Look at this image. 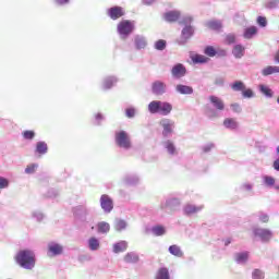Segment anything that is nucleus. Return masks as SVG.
Here are the masks:
<instances>
[{
  "label": "nucleus",
  "instance_id": "nucleus-32",
  "mask_svg": "<svg viewBox=\"0 0 279 279\" xmlns=\"http://www.w3.org/2000/svg\"><path fill=\"white\" fill-rule=\"evenodd\" d=\"M258 90L262 95H264V97H267V99H271V97H274V90L265 84H259Z\"/></svg>",
  "mask_w": 279,
  "mask_h": 279
},
{
  "label": "nucleus",
  "instance_id": "nucleus-24",
  "mask_svg": "<svg viewBox=\"0 0 279 279\" xmlns=\"http://www.w3.org/2000/svg\"><path fill=\"white\" fill-rule=\"evenodd\" d=\"M126 251H128V241L121 240L113 244V248H112L113 254H121Z\"/></svg>",
  "mask_w": 279,
  "mask_h": 279
},
{
  "label": "nucleus",
  "instance_id": "nucleus-1",
  "mask_svg": "<svg viewBox=\"0 0 279 279\" xmlns=\"http://www.w3.org/2000/svg\"><path fill=\"white\" fill-rule=\"evenodd\" d=\"M15 263H17L22 269L32 270L36 267V255L34 254V251L21 250L15 255Z\"/></svg>",
  "mask_w": 279,
  "mask_h": 279
},
{
  "label": "nucleus",
  "instance_id": "nucleus-45",
  "mask_svg": "<svg viewBox=\"0 0 279 279\" xmlns=\"http://www.w3.org/2000/svg\"><path fill=\"white\" fill-rule=\"evenodd\" d=\"M104 121H106V117L104 116V113L98 112L94 116V125L101 126Z\"/></svg>",
  "mask_w": 279,
  "mask_h": 279
},
{
  "label": "nucleus",
  "instance_id": "nucleus-50",
  "mask_svg": "<svg viewBox=\"0 0 279 279\" xmlns=\"http://www.w3.org/2000/svg\"><path fill=\"white\" fill-rule=\"evenodd\" d=\"M252 279H265V272L256 268L252 272Z\"/></svg>",
  "mask_w": 279,
  "mask_h": 279
},
{
  "label": "nucleus",
  "instance_id": "nucleus-11",
  "mask_svg": "<svg viewBox=\"0 0 279 279\" xmlns=\"http://www.w3.org/2000/svg\"><path fill=\"white\" fill-rule=\"evenodd\" d=\"M106 14L111 21H119V19L125 16V10L122 7L113 5L107 9Z\"/></svg>",
  "mask_w": 279,
  "mask_h": 279
},
{
  "label": "nucleus",
  "instance_id": "nucleus-5",
  "mask_svg": "<svg viewBox=\"0 0 279 279\" xmlns=\"http://www.w3.org/2000/svg\"><path fill=\"white\" fill-rule=\"evenodd\" d=\"M134 22L130 20H122L117 26V32L121 40H128V38H130V36H132L134 33Z\"/></svg>",
  "mask_w": 279,
  "mask_h": 279
},
{
  "label": "nucleus",
  "instance_id": "nucleus-10",
  "mask_svg": "<svg viewBox=\"0 0 279 279\" xmlns=\"http://www.w3.org/2000/svg\"><path fill=\"white\" fill-rule=\"evenodd\" d=\"M151 93L156 97H162V95L169 93V86L163 81L157 80L151 83Z\"/></svg>",
  "mask_w": 279,
  "mask_h": 279
},
{
  "label": "nucleus",
  "instance_id": "nucleus-53",
  "mask_svg": "<svg viewBox=\"0 0 279 279\" xmlns=\"http://www.w3.org/2000/svg\"><path fill=\"white\" fill-rule=\"evenodd\" d=\"M125 116L128 119H134L136 117V109L134 107L126 108Z\"/></svg>",
  "mask_w": 279,
  "mask_h": 279
},
{
  "label": "nucleus",
  "instance_id": "nucleus-35",
  "mask_svg": "<svg viewBox=\"0 0 279 279\" xmlns=\"http://www.w3.org/2000/svg\"><path fill=\"white\" fill-rule=\"evenodd\" d=\"M155 279H171V275L169 274V268L160 267L155 276Z\"/></svg>",
  "mask_w": 279,
  "mask_h": 279
},
{
  "label": "nucleus",
  "instance_id": "nucleus-19",
  "mask_svg": "<svg viewBox=\"0 0 279 279\" xmlns=\"http://www.w3.org/2000/svg\"><path fill=\"white\" fill-rule=\"evenodd\" d=\"M147 37L144 35H135L134 36V47L137 51H141V49L147 48Z\"/></svg>",
  "mask_w": 279,
  "mask_h": 279
},
{
  "label": "nucleus",
  "instance_id": "nucleus-52",
  "mask_svg": "<svg viewBox=\"0 0 279 279\" xmlns=\"http://www.w3.org/2000/svg\"><path fill=\"white\" fill-rule=\"evenodd\" d=\"M242 96L244 97V99H252L255 97L254 90H252V88H247V89L244 88L242 90Z\"/></svg>",
  "mask_w": 279,
  "mask_h": 279
},
{
  "label": "nucleus",
  "instance_id": "nucleus-31",
  "mask_svg": "<svg viewBox=\"0 0 279 279\" xmlns=\"http://www.w3.org/2000/svg\"><path fill=\"white\" fill-rule=\"evenodd\" d=\"M87 245L90 252H97L101 247V242L95 236H92L87 240Z\"/></svg>",
  "mask_w": 279,
  "mask_h": 279
},
{
  "label": "nucleus",
  "instance_id": "nucleus-2",
  "mask_svg": "<svg viewBox=\"0 0 279 279\" xmlns=\"http://www.w3.org/2000/svg\"><path fill=\"white\" fill-rule=\"evenodd\" d=\"M147 110L149 114H160L161 117H169L173 111V105L169 101L151 100L148 104Z\"/></svg>",
  "mask_w": 279,
  "mask_h": 279
},
{
  "label": "nucleus",
  "instance_id": "nucleus-36",
  "mask_svg": "<svg viewBox=\"0 0 279 279\" xmlns=\"http://www.w3.org/2000/svg\"><path fill=\"white\" fill-rule=\"evenodd\" d=\"M274 73H279L278 65H268L262 70V75L268 77V75H274Z\"/></svg>",
  "mask_w": 279,
  "mask_h": 279
},
{
  "label": "nucleus",
  "instance_id": "nucleus-23",
  "mask_svg": "<svg viewBox=\"0 0 279 279\" xmlns=\"http://www.w3.org/2000/svg\"><path fill=\"white\" fill-rule=\"evenodd\" d=\"M162 147H165L169 156L178 155V148H175V144L171 140L162 142Z\"/></svg>",
  "mask_w": 279,
  "mask_h": 279
},
{
  "label": "nucleus",
  "instance_id": "nucleus-22",
  "mask_svg": "<svg viewBox=\"0 0 279 279\" xmlns=\"http://www.w3.org/2000/svg\"><path fill=\"white\" fill-rule=\"evenodd\" d=\"M195 21V17L191 14L181 15L179 19V25L183 27H193V22Z\"/></svg>",
  "mask_w": 279,
  "mask_h": 279
},
{
  "label": "nucleus",
  "instance_id": "nucleus-56",
  "mask_svg": "<svg viewBox=\"0 0 279 279\" xmlns=\"http://www.w3.org/2000/svg\"><path fill=\"white\" fill-rule=\"evenodd\" d=\"M58 195H60V191H58L57 189H50L48 190L46 197L53 198V197H58Z\"/></svg>",
  "mask_w": 279,
  "mask_h": 279
},
{
  "label": "nucleus",
  "instance_id": "nucleus-13",
  "mask_svg": "<svg viewBox=\"0 0 279 279\" xmlns=\"http://www.w3.org/2000/svg\"><path fill=\"white\" fill-rule=\"evenodd\" d=\"M180 206V199L177 197H169L166 201L161 202L160 209L165 210H175Z\"/></svg>",
  "mask_w": 279,
  "mask_h": 279
},
{
  "label": "nucleus",
  "instance_id": "nucleus-25",
  "mask_svg": "<svg viewBox=\"0 0 279 279\" xmlns=\"http://www.w3.org/2000/svg\"><path fill=\"white\" fill-rule=\"evenodd\" d=\"M232 56L236 60H241V58H243V56H245V46H243L241 44L234 45L233 49H232Z\"/></svg>",
  "mask_w": 279,
  "mask_h": 279
},
{
  "label": "nucleus",
  "instance_id": "nucleus-9",
  "mask_svg": "<svg viewBox=\"0 0 279 279\" xmlns=\"http://www.w3.org/2000/svg\"><path fill=\"white\" fill-rule=\"evenodd\" d=\"M92 213H93V208H89L84 205H78L73 208L74 217H76V219H80V221H83L84 223L88 221V217H90Z\"/></svg>",
  "mask_w": 279,
  "mask_h": 279
},
{
  "label": "nucleus",
  "instance_id": "nucleus-28",
  "mask_svg": "<svg viewBox=\"0 0 279 279\" xmlns=\"http://www.w3.org/2000/svg\"><path fill=\"white\" fill-rule=\"evenodd\" d=\"M175 92H177L179 95H193L194 89H193L192 86L184 85V84H178V85L175 86Z\"/></svg>",
  "mask_w": 279,
  "mask_h": 279
},
{
  "label": "nucleus",
  "instance_id": "nucleus-61",
  "mask_svg": "<svg viewBox=\"0 0 279 279\" xmlns=\"http://www.w3.org/2000/svg\"><path fill=\"white\" fill-rule=\"evenodd\" d=\"M56 5H68V3H71V0H53Z\"/></svg>",
  "mask_w": 279,
  "mask_h": 279
},
{
  "label": "nucleus",
  "instance_id": "nucleus-51",
  "mask_svg": "<svg viewBox=\"0 0 279 279\" xmlns=\"http://www.w3.org/2000/svg\"><path fill=\"white\" fill-rule=\"evenodd\" d=\"M36 137V132L34 131H24L23 132V138H25V141H34V138Z\"/></svg>",
  "mask_w": 279,
  "mask_h": 279
},
{
  "label": "nucleus",
  "instance_id": "nucleus-21",
  "mask_svg": "<svg viewBox=\"0 0 279 279\" xmlns=\"http://www.w3.org/2000/svg\"><path fill=\"white\" fill-rule=\"evenodd\" d=\"M234 260L238 265H245L247 260H250V252L244 251V252L235 253Z\"/></svg>",
  "mask_w": 279,
  "mask_h": 279
},
{
  "label": "nucleus",
  "instance_id": "nucleus-60",
  "mask_svg": "<svg viewBox=\"0 0 279 279\" xmlns=\"http://www.w3.org/2000/svg\"><path fill=\"white\" fill-rule=\"evenodd\" d=\"M215 86H223V84H226V80H223V77L221 76H218L215 78V82H214Z\"/></svg>",
  "mask_w": 279,
  "mask_h": 279
},
{
  "label": "nucleus",
  "instance_id": "nucleus-3",
  "mask_svg": "<svg viewBox=\"0 0 279 279\" xmlns=\"http://www.w3.org/2000/svg\"><path fill=\"white\" fill-rule=\"evenodd\" d=\"M114 143L123 151H130L132 149V137H130V133L126 131H116Z\"/></svg>",
  "mask_w": 279,
  "mask_h": 279
},
{
  "label": "nucleus",
  "instance_id": "nucleus-37",
  "mask_svg": "<svg viewBox=\"0 0 279 279\" xmlns=\"http://www.w3.org/2000/svg\"><path fill=\"white\" fill-rule=\"evenodd\" d=\"M223 126L227 130H236V128H239V122H236V120H234V118H226L223 120Z\"/></svg>",
  "mask_w": 279,
  "mask_h": 279
},
{
  "label": "nucleus",
  "instance_id": "nucleus-55",
  "mask_svg": "<svg viewBox=\"0 0 279 279\" xmlns=\"http://www.w3.org/2000/svg\"><path fill=\"white\" fill-rule=\"evenodd\" d=\"M257 25L259 27H267V17L263 15L257 16Z\"/></svg>",
  "mask_w": 279,
  "mask_h": 279
},
{
  "label": "nucleus",
  "instance_id": "nucleus-59",
  "mask_svg": "<svg viewBox=\"0 0 279 279\" xmlns=\"http://www.w3.org/2000/svg\"><path fill=\"white\" fill-rule=\"evenodd\" d=\"M10 186V181L3 177H0V190L8 189Z\"/></svg>",
  "mask_w": 279,
  "mask_h": 279
},
{
  "label": "nucleus",
  "instance_id": "nucleus-12",
  "mask_svg": "<svg viewBox=\"0 0 279 279\" xmlns=\"http://www.w3.org/2000/svg\"><path fill=\"white\" fill-rule=\"evenodd\" d=\"M100 207L102 208L104 213L110 214L114 210V201L108 194H102L100 196Z\"/></svg>",
  "mask_w": 279,
  "mask_h": 279
},
{
  "label": "nucleus",
  "instance_id": "nucleus-8",
  "mask_svg": "<svg viewBox=\"0 0 279 279\" xmlns=\"http://www.w3.org/2000/svg\"><path fill=\"white\" fill-rule=\"evenodd\" d=\"M253 235L262 243H269L274 239V232L269 229L253 228Z\"/></svg>",
  "mask_w": 279,
  "mask_h": 279
},
{
  "label": "nucleus",
  "instance_id": "nucleus-64",
  "mask_svg": "<svg viewBox=\"0 0 279 279\" xmlns=\"http://www.w3.org/2000/svg\"><path fill=\"white\" fill-rule=\"evenodd\" d=\"M272 167H274L275 171H279V158H277V159L274 161Z\"/></svg>",
  "mask_w": 279,
  "mask_h": 279
},
{
  "label": "nucleus",
  "instance_id": "nucleus-48",
  "mask_svg": "<svg viewBox=\"0 0 279 279\" xmlns=\"http://www.w3.org/2000/svg\"><path fill=\"white\" fill-rule=\"evenodd\" d=\"M203 154H210V151H213V149H215V143L210 142V143H207V144H204L202 147H201Z\"/></svg>",
  "mask_w": 279,
  "mask_h": 279
},
{
  "label": "nucleus",
  "instance_id": "nucleus-38",
  "mask_svg": "<svg viewBox=\"0 0 279 279\" xmlns=\"http://www.w3.org/2000/svg\"><path fill=\"white\" fill-rule=\"evenodd\" d=\"M168 252L172 255V256H177V258H182V256H184V253L182 252V248H180V246L173 244L170 245L168 247Z\"/></svg>",
  "mask_w": 279,
  "mask_h": 279
},
{
  "label": "nucleus",
  "instance_id": "nucleus-63",
  "mask_svg": "<svg viewBox=\"0 0 279 279\" xmlns=\"http://www.w3.org/2000/svg\"><path fill=\"white\" fill-rule=\"evenodd\" d=\"M217 56L225 58V56H228V52L225 49H220L217 51Z\"/></svg>",
  "mask_w": 279,
  "mask_h": 279
},
{
  "label": "nucleus",
  "instance_id": "nucleus-54",
  "mask_svg": "<svg viewBox=\"0 0 279 279\" xmlns=\"http://www.w3.org/2000/svg\"><path fill=\"white\" fill-rule=\"evenodd\" d=\"M36 169H38V163H32L25 168V173L32 175V173H36Z\"/></svg>",
  "mask_w": 279,
  "mask_h": 279
},
{
  "label": "nucleus",
  "instance_id": "nucleus-6",
  "mask_svg": "<svg viewBox=\"0 0 279 279\" xmlns=\"http://www.w3.org/2000/svg\"><path fill=\"white\" fill-rule=\"evenodd\" d=\"M160 128H162L161 135L163 138H171L173 136V130H175V121L169 118H162L159 121Z\"/></svg>",
  "mask_w": 279,
  "mask_h": 279
},
{
  "label": "nucleus",
  "instance_id": "nucleus-34",
  "mask_svg": "<svg viewBox=\"0 0 279 279\" xmlns=\"http://www.w3.org/2000/svg\"><path fill=\"white\" fill-rule=\"evenodd\" d=\"M98 234H108L110 232V223L100 221L96 226Z\"/></svg>",
  "mask_w": 279,
  "mask_h": 279
},
{
  "label": "nucleus",
  "instance_id": "nucleus-40",
  "mask_svg": "<svg viewBox=\"0 0 279 279\" xmlns=\"http://www.w3.org/2000/svg\"><path fill=\"white\" fill-rule=\"evenodd\" d=\"M235 93H243L245 90V83L243 81H235L230 85Z\"/></svg>",
  "mask_w": 279,
  "mask_h": 279
},
{
  "label": "nucleus",
  "instance_id": "nucleus-7",
  "mask_svg": "<svg viewBox=\"0 0 279 279\" xmlns=\"http://www.w3.org/2000/svg\"><path fill=\"white\" fill-rule=\"evenodd\" d=\"M195 36V26H183L181 29L180 38L177 39V44L184 47Z\"/></svg>",
  "mask_w": 279,
  "mask_h": 279
},
{
  "label": "nucleus",
  "instance_id": "nucleus-42",
  "mask_svg": "<svg viewBox=\"0 0 279 279\" xmlns=\"http://www.w3.org/2000/svg\"><path fill=\"white\" fill-rule=\"evenodd\" d=\"M202 210V207H197L195 205H186L184 207L185 215H195V213H199Z\"/></svg>",
  "mask_w": 279,
  "mask_h": 279
},
{
  "label": "nucleus",
  "instance_id": "nucleus-16",
  "mask_svg": "<svg viewBox=\"0 0 279 279\" xmlns=\"http://www.w3.org/2000/svg\"><path fill=\"white\" fill-rule=\"evenodd\" d=\"M119 82V78L117 76L110 75L102 78L101 83V89L102 90H111V88H114Z\"/></svg>",
  "mask_w": 279,
  "mask_h": 279
},
{
  "label": "nucleus",
  "instance_id": "nucleus-39",
  "mask_svg": "<svg viewBox=\"0 0 279 279\" xmlns=\"http://www.w3.org/2000/svg\"><path fill=\"white\" fill-rule=\"evenodd\" d=\"M210 59L204 54H195L192 57V62L194 64H206Z\"/></svg>",
  "mask_w": 279,
  "mask_h": 279
},
{
  "label": "nucleus",
  "instance_id": "nucleus-58",
  "mask_svg": "<svg viewBox=\"0 0 279 279\" xmlns=\"http://www.w3.org/2000/svg\"><path fill=\"white\" fill-rule=\"evenodd\" d=\"M33 219L40 222L43 219H45V214L41 211H33Z\"/></svg>",
  "mask_w": 279,
  "mask_h": 279
},
{
  "label": "nucleus",
  "instance_id": "nucleus-30",
  "mask_svg": "<svg viewBox=\"0 0 279 279\" xmlns=\"http://www.w3.org/2000/svg\"><path fill=\"white\" fill-rule=\"evenodd\" d=\"M256 34H258V27L248 26L244 29L243 38H245L246 40H252V38H254Z\"/></svg>",
  "mask_w": 279,
  "mask_h": 279
},
{
  "label": "nucleus",
  "instance_id": "nucleus-41",
  "mask_svg": "<svg viewBox=\"0 0 279 279\" xmlns=\"http://www.w3.org/2000/svg\"><path fill=\"white\" fill-rule=\"evenodd\" d=\"M263 184H264V186L271 189V187L276 186V179L271 175L266 174L263 177Z\"/></svg>",
  "mask_w": 279,
  "mask_h": 279
},
{
  "label": "nucleus",
  "instance_id": "nucleus-20",
  "mask_svg": "<svg viewBox=\"0 0 279 279\" xmlns=\"http://www.w3.org/2000/svg\"><path fill=\"white\" fill-rule=\"evenodd\" d=\"M205 27L211 29V32H221L223 28V23L221 20H210L205 23Z\"/></svg>",
  "mask_w": 279,
  "mask_h": 279
},
{
  "label": "nucleus",
  "instance_id": "nucleus-43",
  "mask_svg": "<svg viewBox=\"0 0 279 279\" xmlns=\"http://www.w3.org/2000/svg\"><path fill=\"white\" fill-rule=\"evenodd\" d=\"M266 10H278L279 9V0H267L265 2Z\"/></svg>",
  "mask_w": 279,
  "mask_h": 279
},
{
  "label": "nucleus",
  "instance_id": "nucleus-46",
  "mask_svg": "<svg viewBox=\"0 0 279 279\" xmlns=\"http://www.w3.org/2000/svg\"><path fill=\"white\" fill-rule=\"evenodd\" d=\"M155 49L157 51H165L167 49V40L165 39H158L156 43H155Z\"/></svg>",
  "mask_w": 279,
  "mask_h": 279
},
{
  "label": "nucleus",
  "instance_id": "nucleus-14",
  "mask_svg": "<svg viewBox=\"0 0 279 279\" xmlns=\"http://www.w3.org/2000/svg\"><path fill=\"white\" fill-rule=\"evenodd\" d=\"M171 75L174 80H182L186 76V66L182 63H175L171 69Z\"/></svg>",
  "mask_w": 279,
  "mask_h": 279
},
{
  "label": "nucleus",
  "instance_id": "nucleus-4",
  "mask_svg": "<svg viewBox=\"0 0 279 279\" xmlns=\"http://www.w3.org/2000/svg\"><path fill=\"white\" fill-rule=\"evenodd\" d=\"M209 101L215 109H207V117H209V119H216V117H219L218 112H223V110H226V104L221 98L215 95L209 96Z\"/></svg>",
  "mask_w": 279,
  "mask_h": 279
},
{
  "label": "nucleus",
  "instance_id": "nucleus-62",
  "mask_svg": "<svg viewBox=\"0 0 279 279\" xmlns=\"http://www.w3.org/2000/svg\"><path fill=\"white\" fill-rule=\"evenodd\" d=\"M231 108L233 112H241V106L239 104H232Z\"/></svg>",
  "mask_w": 279,
  "mask_h": 279
},
{
  "label": "nucleus",
  "instance_id": "nucleus-18",
  "mask_svg": "<svg viewBox=\"0 0 279 279\" xmlns=\"http://www.w3.org/2000/svg\"><path fill=\"white\" fill-rule=\"evenodd\" d=\"M182 13L178 10L168 11L163 14V19L167 23H178Z\"/></svg>",
  "mask_w": 279,
  "mask_h": 279
},
{
  "label": "nucleus",
  "instance_id": "nucleus-57",
  "mask_svg": "<svg viewBox=\"0 0 279 279\" xmlns=\"http://www.w3.org/2000/svg\"><path fill=\"white\" fill-rule=\"evenodd\" d=\"M258 219H259V221H262V223H268L269 222V215H267L263 211H259L258 213Z\"/></svg>",
  "mask_w": 279,
  "mask_h": 279
},
{
  "label": "nucleus",
  "instance_id": "nucleus-15",
  "mask_svg": "<svg viewBox=\"0 0 279 279\" xmlns=\"http://www.w3.org/2000/svg\"><path fill=\"white\" fill-rule=\"evenodd\" d=\"M48 254H50V256H62V254H64V246L58 242H49Z\"/></svg>",
  "mask_w": 279,
  "mask_h": 279
},
{
  "label": "nucleus",
  "instance_id": "nucleus-17",
  "mask_svg": "<svg viewBox=\"0 0 279 279\" xmlns=\"http://www.w3.org/2000/svg\"><path fill=\"white\" fill-rule=\"evenodd\" d=\"M122 182L126 186H136L141 182V178L134 173H128L122 177Z\"/></svg>",
  "mask_w": 279,
  "mask_h": 279
},
{
  "label": "nucleus",
  "instance_id": "nucleus-26",
  "mask_svg": "<svg viewBox=\"0 0 279 279\" xmlns=\"http://www.w3.org/2000/svg\"><path fill=\"white\" fill-rule=\"evenodd\" d=\"M49 151V146L47 142L39 141L35 146V154H39V156H45Z\"/></svg>",
  "mask_w": 279,
  "mask_h": 279
},
{
  "label": "nucleus",
  "instance_id": "nucleus-29",
  "mask_svg": "<svg viewBox=\"0 0 279 279\" xmlns=\"http://www.w3.org/2000/svg\"><path fill=\"white\" fill-rule=\"evenodd\" d=\"M113 228L117 232H123L124 230H128V221L121 218H116Z\"/></svg>",
  "mask_w": 279,
  "mask_h": 279
},
{
  "label": "nucleus",
  "instance_id": "nucleus-47",
  "mask_svg": "<svg viewBox=\"0 0 279 279\" xmlns=\"http://www.w3.org/2000/svg\"><path fill=\"white\" fill-rule=\"evenodd\" d=\"M205 56H208V58H215L217 56V49H215L213 46H206L204 48Z\"/></svg>",
  "mask_w": 279,
  "mask_h": 279
},
{
  "label": "nucleus",
  "instance_id": "nucleus-27",
  "mask_svg": "<svg viewBox=\"0 0 279 279\" xmlns=\"http://www.w3.org/2000/svg\"><path fill=\"white\" fill-rule=\"evenodd\" d=\"M138 260H141V257L136 252H129L124 256V263H128L129 265H136Z\"/></svg>",
  "mask_w": 279,
  "mask_h": 279
},
{
  "label": "nucleus",
  "instance_id": "nucleus-49",
  "mask_svg": "<svg viewBox=\"0 0 279 279\" xmlns=\"http://www.w3.org/2000/svg\"><path fill=\"white\" fill-rule=\"evenodd\" d=\"M226 45H234L236 43V35L230 33L225 37Z\"/></svg>",
  "mask_w": 279,
  "mask_h": 279
},
{
  "label": "nucleus",
  "instance_id": "nucleus-33",
  "mask_svg": "<svg viewBox=\"0 0 279 279\" xmlns=\"http://www.w3.org/2000/svg\"><path fill=\"white\" fill-rule=\"evenodd\" d=\"M150 232L155 236H165V234H167V229L162 225H156L151 227Z\"/></svg>",
  "mask_w": 279,
  "mask_h": 279
},
{
  "label": "nucleus",
  "instance_id": "nucleus-44",
  "mask_svg": "<svg viewBox=\"0 0 279 279\" xmlns=\"http://www.w3.org/2000/svg\"><path fill=\"white\" fill-rule=\"evenodd\" d=\"M254 190V184L252 183H242L239 187H238V191L240 193H251V191Z\"/></svg>",
  "mask_w": 279,
  "mask_h": 279
}]
</instances>
